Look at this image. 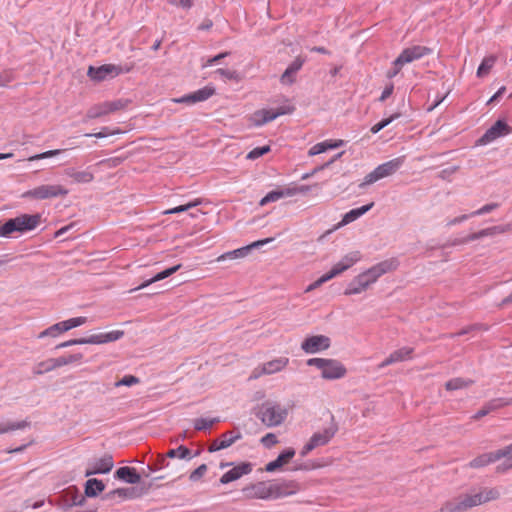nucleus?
Instances as JSON below:
<instances>
[{"label": "nucleus", "mask_w": 512, "mask_h": 512, "mask_svg": "<svg viewBox=\"0 0 512 512\" xmlns=\"http://www.w3.org/2000/svg\"><path fill=\"white\" fill-rule=\"evenodd\" d=\"M500 497L497 488H483L479 492L463 494L447 501L440 509V512H464L473 507L496 500Z\"/></svg>", "instance_id": "1"}, {"label": "nucleus", "mask_w": 512, "mask_h": 512, "mask_svg": "<svg viewBox=\"0 0 512 512\" xmlns=\"http://www.w3.org/2000/svg\"><path fill=\"white\" fill-rule=\"evenodd\" d=\"M497 461H500L496 467L497 472H506L512 469V443L496 451L479 455L470 461L468 466L482 468Z\"/></svg>", "instance_id": "2"}, {"label": "nucleus", "mask_w": 512, "mask_h": 512, "mask_svg": "<svg viewBox=\"0 0 512 512\" xmlns=\"http://www.w3.org/2000/svg\"><path fill=\"white\" fill-rule=\"evenodd\" d=\"M256 416L266 427H278L285 422L288 416V408L275 401H266L261 404Z\"/></svg>", "instance_id": "3"}, {"label": "nucleus", "mask_w": 512, "mask_h": 512, "mask_svg": "<svg viewBox=\"0 0 512 512\" xmlns=\"http://www.w3.org/2000/svg\"><path fill=\"white\" fill-rule=\"evenodd\" d=\"M39 214H22L9 219L0 226V237H10L13 232L24 233L35 229L40 224Z\"/></svg>", "instance_id": "4"}, {"label": "nucleus", "mask_w": 512, "mask_h": 512, "mask_svg": "<svg viewBox=\"0 0 512 512\" xmlns=\"http://www.w3.org/2000/svg\"><path fill=\"white\" fill-rule=\"evenodd\" d=\"M307 365L317 368L325 380H338L347 373L346 367L336 359L310 358L307 360Z\"/></svg>", "instance_id": "5"}, {"label": "nucleus", "mask_w": 512, "mask_h": 512, "mask_svg": "<svg viewBox=\"0 0 512 512\" xmlns=\"http://www.w3.org/2000/svg\"><path fill=\"white\" fill-rule=\"evenodd\" d=\"M404 162L405 156H400L378 165L364 177L359 187L364 188L381 179L394 175L403 166Z\"/></svg>", "instance_id": "6"}, {"label": "nucleus", "mask_w": 512, "mask_h": 512, "mask_svg": "<svg viewBox=\"0 0 512 512\" xmlns=\"http://www.w3.org/2000/svg\"><path fill=\"white\" fill-rule=\"evenodd\" d=\"M124 332L121 330H114L106 333H97L92 334L85 338L72 339L65 342H62L56 346V349L66 348L72 345H82V344H105L109 342H114L122 338Z\"/></svg>", "instance_id": "7"}, {"label": "nucleus", "mask_w": 512, "mask_h": 512, "mask_svg": "<svg viewBox=\"0 0 512 512\" xmlns=\"http://www.w3.org/2000/svg\"><path fill=\"white\" fill-rule=\"evenodd\" d=\"M69 193V191L64 188L62 185L53 184V185H40L31 190H28L23 193V198H31L36 200H45L50 198L64 197Z\"/></svg>", "instance_id": "8"}, {"label": "nucleus", "mask_w": 512, "mask_h": 512, "mask_svg": "<svg viewBox=\"0 0 512 512\" xmlns=\"http://www.w3.org/2000/svg\"><path fill=\"white\" fill-rule=\"evenodd\" d=\"M82 358L83 355L81 353L71 354L68 356H62L58 358H50L45 361L39 362L34 367L33 372L34 374L41 375L65 365L78 363L82 360Z\"/></svg>", "instance_id": "9"}, {"label": "nucleus", "mask_w": 512, "mask_h": 512, "mask_svg": "<svg viewBox=\"0 0 512 512\" xmlns=\"http://www.w3.org/2000/svg\"><path fill=\"white\" fill-rule=\"evenodd\" d=\"M394 269H396L395 261L387 260L372 266L358 276L362 279L363 282H366V286L369 288L378 280V278L387 272L393 271Z\"/></svg>", "instance_id": "10"}, {"label": "nucleus", "mask_w": 512, "mask_h": 512, "mask_svg": "<svg viewBox=\"0 0 512 512\" xmlns=\"http://www.w3.org/2000/svg\"><path fill=\"white\" fill-rule=\"evenodd\" d=\"M114 467V461L111 454L106 453L99 458L90 460L87 464L85 477L96 474H107Z\"/></svg>", "instance_id": "11"}, {"label": "nucleus", "mask_w": 512, "mask_h": 512, "mask_svg": "<svg viewBox=\"0 0 512 512\" xmlns=\"http://www.w3.org/2000/svg\"><path fill=\"white\" fill-rule=\"evenodd\" d=\"M289 364L288 357H279L263 363L254 369L251 378L257 379L263 375H272L282 371Z\"/></svg>", "instance_id": "12"}, {"label": "nucleus", "mask_w": 512, "mask_h": 512, "mask_svg": "<svg viewBox=\"0 0 512 512\" xmlns=\"http://www.w3.org/2000/svg\"><path fill=\"white\" fill-rule=\"evenodd\" d=\"M271 241H273V238H266L255 241L247 246L223 253L222 255L217 257L216 261L222 262L226 260H236L245 258L253 249L264 246L265 244L270 243Z\"/></svg>", "instance_id": "13"}, {"label": "nucleus", "mask_w": 512, "mask_h": 512, "mask_svg": "<svg viewBox=\"0 0 512 512\" xmlns=\"http://www.w3.org/2000/svg\"><path fill=\"white\" fill-rule=\"evenodd\" d=\"M331 345L330 338L325 335L307 337L301 344V349L307 354H316L327 350Z\"/></svg>", "instance_id": "14"}, {"label": "nucleus", "mask_w": 512, "mask_h": 512, "mask_svg": "<svg viewBox=\"0 0 512 512\" xmlns=\"http://www.w3.org/2000/svg\"><path fill=\"white\" fill-rule=\"evenodd\" d=\"M431 53V50L425 46H412L404 49L399 56L395 59L397 66H404L415 60H418Z\"/></svg>", "instance_id": "15"}, {"label": "nucleus", "mask_w": 512, "mask_h": 512, "mask_svg": "<svg viewBox=\"0 0 512 512\" xmlns=\"http://www.w3.org/2000/svg\"><path fill=\"white\" fill-rule=\"evenodd\" d=\"M242 433L239 429H234L223 433L219 439L212 441L208 448L210 453L223 450L232 446L236 441L242 439Z\"/></svg>", "instance_id": "16"}, {"label": "nucleus", "mask_w": 512, "mask_h": 512, "mask_svg": "<svg viewBox=\"0 0 512 512\" xmlns=\"http://www.w3.org/2000/svg\"><path fill=\"white\" fill-rule=\"evenodd\" d=\"M124 106H125V102L122 100L104 102V103H101V104L91 107L87 112V118H89V119L99 118V117L108 115L110 113H113L115 111H118V110L124 108Z\"/></svg>", "instance_id": "17"}, {"label": "nucleus", "mask_w": 512, "mask_h": 512, "mask_svg": "<svg viewBox=\"0 0 512 512\" xmlns=\"http://www.w3.org/2000/svg\"><path fill=\"white\" fill-rule=\"evenodd\" d=\"M510 127L503 120L496 121L479 139L481 145H486L499 137L509 134Z\"/></svg>", "instance_id": "18"}, {"label": "nucleus", "mask_w": 512, "mask_h": 512, "mask_svg": "<svg viewBox=\"0 0 512 512\" xmlns=\"http://www.w3.org/2000/svg\"><path fill=\"white\" fill-rule=\"evenodd\" d=\"M215 89L210 86H205L197 91H194L190 94L184 95L179 98L173 99L175 103H184L188 105H193L198 102H203L209 99L212 95H214Z\"/></svg>", "instance_id": "19"}, {"label": "nucleus", "mask_w": 512, "mask_h": 512, "mask_svg": "<svg viewBox=\"0 0 512 512\" xmlns=\"http://www.w3.org/2000/svg\"><path fill=\"white\" fill-rule=\"evenodd\" d=\"M252 470H253V465L251 463L242 462V463L232 467L226 473H224L220 478V483L228 484L230 482H234V481L240 479L242 476L250 474L252 472Z\"/></svg>", "instance_id": "20"}, {"label": "nucleus", "mask_w": 512, "mask_h": 512, "mask_svg": "<svg viewBox=\"0 0 512 512\" xmlns=\"http://www.w3.org/2000/svg\"><path fill=\"white\" fill-rule=\"evenodd\" d=\"M243 493L250 499H271V483L258 482L251 486L245 487Z\"/></svg>", "instance_id": "21"}, {"label": "nucleus", "mask_w": 512, "mask_h": 512, "mask_svg": "<svg viewBox=\"0 0 512 512\" xmlns=\"http://www.w3.org/2000/svg\"><path fill=\"white\" fill-rule=\"evenodd\" d=\"M298 490V485L293 481L273 482L271 483V499L287 497L296 494Z\"/></svg>", "instance_id": "22"}, {"label": "nucleus", "mask_w": 512, "mask_h": 512, "mask_svg": "<svg viewBox=\"0 0 512 512\" xmlns=\"http://www.w3.org/2000/svg\"><path fill=\"white\" fill-rule=\"evenodd\" d=\"M120 69L112 64L102 65L100 67L90 66L88 69V76L94 81H103L108 77H114L118 75Z\"/></svg>", "instance_id": "23"}, {"label": "nucleus", "mask_w": 512, "mask_h": 512, "mask_svg": "<svg viewBox=\"0 0 512 512\" xmlns=\"http://www.w3.org/2000/svg\"><path fill=\"white\" fill-rule=\"evenodd\" d=\"M511 230H512V224L492 226V227L482 229L478 232H475V233L469 235L467 240L475 241V240L482 239L484 237H492V236H495L498 234H503V233L511 231Z\"/></svg>", "instance_id": "24"}, {"label": "nucleus", "mask_w": 512, "mask_h": 512, "mask_svg": "<svg viewBox=\"0 0 512 512\" xmlns=\"http://www.w3.org/2000/svg\"><path fill=\"white\" fill-rule=\"evenodd\" d=\"M284 109L278 110H260L253 114L252 121L255 126H262L268 122L275 120L277 117L286 114Z\"/></svg>", "instance_id": "25"}, {"label": "nucleus", "mask_w": 512, "mask_h": 512, "mask_svg": "<svg viewBox=\"0 0 512 512\" xmlns=\"http://www.w3.org/2000/svg\"><path fill=\"white\" fill-rule=\"evenodd\" d=\"M64 174L71 178L74 183L77 184H87L91 183L94 180V174L91 171V168L88 167L84 170H77L75 168H67L64 171Z\"/></svg>", "instance_id": "26"}, {"label": "nucleus", "mask_w": 512, "mask_h": 512, "mask_svg": "<svg viewBox=\"0 0 512 512\" xmlns=\"http://www.w3.org/2000/svg\"><path fill=\"white\" fill-rule=\"evenodd\" d=\"M373 206H374V203L371 202L362 207L355 208V209L348 211L347 213H345L343 215L341 221L335 226L334 229H339L341 227H344V226L356 221L361 216H363L365 213H367L369 210H371Z\"/></svg>", "instance_id": "27"}, {"label": "nucleus", "mask_w": 512, "mask_h": 512, "mask_svg": "<svg viewBox=\"0 0 512 512\" xmlns=\"http://www.w3.org/2000/svg\"><path fill=\"white\" fill-rule=\"evenodd\" d=\"M336 432L337 426L335 424H331L329 427H326L322 431L314 433L310 440L315 445V447L323 446L334 437Z\"/></svg>", "instance_id": "28"}, {"label": "nucleus", "mask_w": 512, "mask_h": 512, "mask_svg": "<svg viewBox=\"0 0 512 512\" xmlns=\"http://www.w3.org/2000/svg\"><path fill=\"white\" fill-rule=\"evenodd\" d=\"M114 477L129 484H137L141 481V476L136 469L128 466L117 469Z\"/></svg>", "instance_id": "29"}, {"label": "nucleus", "mask_w": 512, "mask_h": 512, "mask_svg": "<svg viewBox=\"0 0 512 512\" xmlns=\"http://www.w3.org/2000/svg\"><path fill=\"white\" fill-rule=\"evenodd\" d=\"M295 455V450L293 448H288L285 451H283L279 456L274 460L269 462L265 470L267 472H274L280 467H282L284 464H286L290 459H292Z\"/></svg>", "instance_id": "30"}, {"label": "nucleus", "mask_w": 512, "mask_h": 512, "mask_svg": "<svg viewBox=\"0 0 512 512\" xmlns=\"http://www.w3.org/2000/svg\"><path fill=\"white\" fill-rule=\"evenodd\" d=\"M181 265L178 264V265H175L173 267H170V268H167L165 269L164 271L162 272H159L157 273L154 277L146 280L145 282H143L141 285H139L138 287L134 288L131 290V292L133 291H136V290H140V289H144L146 288L147 286H149L150 284L154 283V282H157V281H160V280H163L169 276H171L172 274H174L176 271H178L180 269Z\"/></svg>", "instance_id": "31"}, {"label": "nucleus", "mask_w": 512, "mask_h": 512, "mask_svg": "<svg viewBox=\"0 0 512 512\" xmlns=\"http://www.w3.org/2000/svg\"><path fill=\"white\" fill-rule=\"evenodd\" d=\"M105 489L104 483L96 478L88 479L85 483V495L87 497H96Z\"/></svg>", "instance_id": "32"}, {"label": "nucleus", "mask_w": 512, "mask_h": 512, "mask_svg": "<svg viewBox=\"0 0 512 512\" xmlns=\"http://www.w3.org/2000/svg\"><path fill=\"white\" fill-rule=\"evenodd\" d=\"M29 426V423L23 421H1L0 422V435L10 433L16 430H23Z\"/></svg>", "instance_id": "33"}, {"label": "nucleus", "mask_w": 512, "mask_h": 512, "mask_svg": "<svg viewBox=\"0 0 512 512\" xmlns=\"http://www.w3.org/2000/svg\"><path fill=\"white\" fill-rule=\"evenodd\" d=\"M368 287L366 286V282H363L362 279L357 275L347 286L344 291V294L347 296L357 295L364 291H366Z\"/></svg>", "instance_id": "34"}, {"label": "nucleus", "mask_w": 512, "mask_h": 512, "mask_svg": "<svg viewBox=\"0 0 512 512\" xmlns=\"http://www.w3.org/2000/svg\"><path fill=\"white\" fill-rule=\"evenodd\" d=\"M66 331H67L66 326H65L64 322L62 321V322L56 323V324L48 327L44 331H42L38 335V338L57 337L61 333L66 332Z\"/></svg>", "instance_id": "35"}, {"label": "nucleus", "mask_w": 512, "mask_h": 512, "mask_svg": "<svg viewBox=\"0 0 512 512\" xmlns=\"http://www.w3.org/2000/svg\"><path fill=\"white\" fill-rule=\"evenodd\" d=\"M473 383L472 380L464 378H453L446 382L445 388L449 391L464 389L469 387Z\"/></svg>", "instance_id": "36"}, {"label": "nucleus", "mask_w": 512, "mask_h": 512, "mask_svg": "<svg viewBox=\"0 0 512 512\" xmlns=\"http://www.w3.org/2000/svg\"><path fill=\"white\" fill-rule=\"evenodd\" d=\"M495 62H496L495 56L485 57L477 69V76L478 77L486 76L490 72L492 67L494 66Z\"/></svg>", "instance_id": "37"}, {"label": "nucleus", "mask_w": 512, "mask_h": 512, "mask_svg": "<svg viewBox=\"0 0 512 512\" xmlns=\"http://www.w3.org/2000/svg\"><path fill=\"white\" fill-rule=\"evenodd\" d=\"M133 496V488H117L113 491L108 492L105 494V499H114V498H120V499H129Z\"/></svg>", "instance_id": "38"}, {"label": "nucleus", "mask_w": 512, "mask_h": 512, "mask_svg": "<svg viewBox=\"0 0 512 512\" xmlns=\"http://www.w3.org/2000/svg\"><path fill=\"white\" fill-rule=\"evenodd\" d=\"M220 422L219 417L197 418L194 420V428L198 431L210 429L214 424Z\"/></svg>", "instance_id": "39"}, {"label": "nucleus", "mask_w": 512, "mask_h": 512, "mask_svg": "<svg viewBox=\"0 0 512 512\" xmlns=\"http://www.w3.org/2000/svg\"><path fill=\"white\" fill-rule=\"evenodd\" d=\"M168 458H179V459H191V451L183 445H180L179 447L175 449H171L167 452Z\"/></svg>", "instance_id": "40"}, {"label": "nucleus", "mask_w": 512, "mask_h": 512, "mask_svg": "<svg viewBox=\"0 0 512 512\" xmlns=\"http://www.w3.org/2000/svg\"><path fill=\"white\" fill-rule=\"evenodd\" d=\"M361 259V254L359 251H353L348 254H346L342 259L339 261L340 264L343 266L344 269H349L354 264H356Z\"/></svg>", "instance_id": "41"}, {"label": "nucleus", "mask_w": 512, "mask_h": 512, "mask_svg": "<svg viewBox=\"0 0 512 512\" xmlns=\"http://www.w3.org/2000/svg\"><path fill=\"white\" fill-rule=\"evenodd\" d=\"M413 352V349L410 347H402L394 352H392L390 355L395 363L403 362L411 358V354Z\"/></svg>", "instance_id": "42"}, {"label": "nucleus", "mask_w": 512, "mask_h": 512, "mask_svg": "<svg viewBox=\"0 0 512 512\" xmlns=\"http://www.w3.org/2000/svg\"><path fill=\"white\" fill-rule=\"evenodd\" d=\"M213 73L214 75H218L224 80H239V75L235 70L219 68Z\"/></svg>", "instance_id": "43"}, {"label": "nucleus", "mask_w": 512, "mask_h": 512, "mask_svg": "<svg viewBox=\"0 0 512 512\" xmlns=\"http://www.w3.org/2000/svg\"><path fill=\"white\" fill-rule=\"evenodd\" d=\"M398 117H399V114H393L390 117L381 120L380 122H378L377 124H375L371 127V132L373 134L378 133L379 131L384 129L386 126H388L391 122H393L395 119H397Z\"/></svg>", "instance_id": "44"}, {"label": "nucleus", "mask_w": 512, "mask_h": 512, "mask_svg": "<svg viewBox=\"0 0 512 512\" xmlns=\"http://www.w3.org/2000/svg\"><path fill=\"white\" fill-rule=\"evenodd\" d=\"M270 151V146H262V147H256L252 149L247 155L246 158L248 160H255L259 157L263 156L264 154L268 153Z\"/></svg>", "instance_id": "45"}, {"label": "nucleus", "mask_w": 512, "mask_h": 512, "mask_svg": "<svg viewBox=\"0 0 512 512\" xmlns=\"http://www.w3.org/2000/svg\"><path fill=\"white\" fill-rule=\"evenodd\" d=\"M63 151L64 150H61V149L49 150V151H46V152H43L40 154H35L33 156H30L28 158V161L32 162V161H36V160L51 158V157L61 154Z\"/></svg>", "instance_id": "46"}, {"label": "nucleus", "mask_w": 512, "mask_h": 512, "mask_svg": "<svg viewBox=\"0 0 512 512\" xmlns=\"http://www.w3.org/2000/svg\"><path fill=\"white\" fill-rule=\"evenodd\" d=\"M65 326H66V329L67 331L72 329V328H76V327H79L83 324H85L87 322V318L86 317H75V318H70L68 320H65L63 321Z\"/></svg>", "instance_id": "47"}, {"label": "nucleus", "mask_w": 512, "mask_h": 512, "mask_svg": "<svg viewBox=\"0 0 512 512\" xmlns=\"http://www.w3.org/2000/svg\"><path fill=\"white\" fill-rule=\"evenodd\" d=\"M281 198H283V194H281L280 191H271L260 200L259 204L264 206L270 202L278 201Z\"/></svg>", "instance_id": "48"}, {"label": "nucleus", "mask_w": 512, "mask_h": 512, "mask_svg": "<svg viewBox=\"0 0 512 512\" xmlns=\"http://www.w3.org/2000/svg\"><path fill=\"white\" fill-rule=\"evenodd\" d=\"M207 472L206 464H201L198 468L191 472L189 479L192 482L199 481Z\"/></svg>", "instance_id": "49"}, {"label": "nucleus", "mask_w": 512, "mask_h": 512, "mask_svg": "<svg viewBox=\"0 0 512 512\" xmlns=\"http://www.w3.org/2000/svg\"><path fill=\"white\" fill-rule=\"evenodd\" d=\"M509 404V401L505 400V399H493L491 401H489L487 404H485V408L489 411V413L491 411H494L500 407H503L505 405H508Z\"/></svg>", "instance_id": "50"}, {"label": "nucleus", "mask_w": 512, "mask_h": 512, "mask_svg": "<svg viewBox=\"0 0 512 512\" xmlns=\"http://www.w3.org/2000/svg\"><path fill=\"white\" fill-rule=\"evenodd\" d=\"M498 207H499L498 203H489V204L482 206L478 210L472 212L471 216H481V215L492 212L493 210L497 209Z\"/></svg>", "instance_id": "51"}, {"label": "nucleus", "mask_w": 512, "mask_h": 512, "mask_svg": "<svg viewBox=\"0 0 512 512\" xmlns=\"http://www.w3.org/2000/svg\"><path fill=\"white\" fill-rule=\"evenodd\" d=\"M139 383V378L133 375H126L121 380L115 383L116 387L120 386H132Z\"/></svg>", "instance_id": "52"}, {"label": "nucleus", "mask_w": 512, "mask_h": 512, "mask_svg": "<svg viewBox=\"0 0 512 512\" xmlns=\"http://www.w3.org/2000/svg\"><path fill=\"white\" fill-rule=\"evenodd\" d=\"M260 442L266 448H271L272 446L278 443V440L274 433H267L265 436L261 438Z\"/></svg>", "instance_id": "53"}, {"label": "nucleus", "mask_w": 512, "mask_h": 512, "mask_svg": "<svg viewBox=\"0 0 512 512\" xmlns=\"http://www.w3.org/2000/svg\"><path fill=\"white\" fill-rule=\"evenodd\" d=\"M305 62V59L301 57L295 58V60L287 67V69L291 72L296 74L303 66Z\"/></svg>", "instance_id": "54"}, {"label": "nucleus", "mask_w": 512, "mask_h": 512, "mask_svg": "<svg viewBox=\"0 0 512 512\" xmlns=\"http://www.w3.org/2000/svg\"><path fill=\"white\" fill-rule=\"evenodd\" d=\"M324 152H326V147H325V143L323 141V142L317 143L314 146H312L308 151V155L315 156V155H318V154H321Z\"/></svg>", "instance_id": "55"}, {"label": "nucleus", "mask_w": 512, "mask_h": 512, "mask_svg": "<svg viewBox=\"0 0 512 512\" xmlns=\"http://www.w3.org/2000/svg\"><path fill=\"white\" fill-rule=\"evenodd\" d=\"M171 5L181 7L183 9H189L192 7V0H168Z\"/></svg>", "instance_id": "56"}, {"label": "nucleus", "mask_w": 512, "mask_h": 512, "mask_svg": "<svg viewBox=\"0 0 512 512\" xmlns=\"http://www.w3.org/2000/svg\"><path fill=\"white\" fill-rule=\"evenodd\" d=\"M469 217H472L471 214H463L461 216L450 219L447 221V226L451 227V226L460 224V223L466 221L467 219H469Z\"/></svg>", "instance_id": "57"}, {"label": "nucleus", "mask_w": 512, "mask_h": 512, "mask_svg": "<svg viewBox=\"0 0 512 512\" xmlns=\"http://www.w3.org/2000/svg\"><path fill=\"white\" fill-rule=\"evenodd\" d=\"M114 134V132H110L107 127H104L100 132L97 133H86V137H96V138H105L109 135Z\"/></svg>", "instance_id": "58"}, {"label": "nucleus", "mask_w": 512, "mask_h": 512, "mask_svg": "<svg viewBox=\"0 0 512 512\" xmlns=\"http://www.w3.org/2000/svg\"><path fill=\"white\" fill-rule=\"evenodd\" d=\"M294 73H291L287 68L281 76V82L283 84H292L294 82Z\"/></svg>", "instance_id": "59"}, {"label": "nucleus", "mask_w": 512, "mask_h": 512, "mask_svg": "<svg viewBox=\"0 0 512 512\" xmlns=\"http://www.w3.org/2000/svg\"><path fill=\"white\" fill-rule=\"evenodd\" d=\"M324 143H325L326 151H328L330 149L339 148V147L343 146V144H344L343 140H336V141L326 140V141H324Z\"/></svg>", "instance_id": "60"}, {"label": "nucleus", "mask_w": 512, "mask_h": 512, "mask_svg": "<svg viewBox=\"0 0 512 512\" xmlns=\"http://www.w3.org/2000/svg\"><path fill=\"white\" fill-rule=\"evenodd\" d=\"M85 502V497L75 493L72 497V503L70 506H82Z\"/></svg>", "instance_id": "61"}, {"label": "nucleus", "mask_w": 512, "mask_h": 512, "mask_svg": "<svg viewBox=\"0 0 512 512\" xmlns=\"http://www.w3.org/2000/svg\"><path fill=\"white\" fill-rule=\"evenodd\" d=\"M315 448H316L315 445L309 439V441L303 446L300 454H301V456H306L308 453H310Z\"/></svg>", "instance_id": "62"}, {"label": "nucleus", "mask_w": 512, "mask_h": 512, "mask_svg": "<svg viewBox=\"0 0 512 512\" xmlns=\"http://www.w3.org/2000/svg\"><path fill=\"white\" fill-rule=\"evenodd\" d=\"M167 458H168L167 454L158 456L157 463H156L157 469H162V468H165L168 466L169 463L166 460Z\"/></svg>", "instance_id": "63"}, {"label": "nucleus", "mask_w": 512, "mask_h": 512, "mask_svg": "<svg viewBox=\"0 0 512 512\" xmlns=\"http://www.w3.org/2000/svg\"><path fill=\"white\" fill-rule=\"evenodd\" d=\"M393 89H394L393 85H389V86H387V87L382 91V94H381V96H380L379 100H380V101H384V100H386L388 97H390V96H391V94L393 93Z\"/></svg>", "instance_id": "64"}]
</instances>
